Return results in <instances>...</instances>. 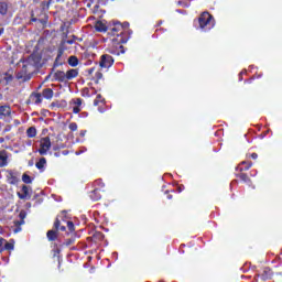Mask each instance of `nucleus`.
<instances>
[{
  "label": "nucleus",
  "instance_id": "9",
  "mask_svg": "<svg viewBox=\"0 0 282 282\" xmlns=\"http://www.w3.org/2000/svg\"><path fill=\"white\" fill-rule=\"evenodd\" d=\"M7 180H8L9 184H18V182H19L17 174L12 173V172H8Z\"/></svg>",
  "mask_w": 282,
  "mask_h": 282
},
{
  "label": "nucleus",
  "instance_id": "25",
  "mask_svg": "<svg viewBox=\"0 0 282 282\" xmlns=\"http://www.w3.org/2000/svg\"><path fill=\"white\" fill-rule=\"evenodd\" d=\"M240 178L242 180V182H249L250 178H248V175L246 174H241Z\"/></svg>",
  "mask_w": 282,
  "mask_h": 282
},
{
  "label": "nucleus",
  "instance_id": "1",
  "mask_svg": "<svg viewBox=\"0 0 282 282\" xmlns=\"http://www.w3.org/2000/svg\"><path fill=\"white\" fill-rule=\"evenodd\" d=\"M41 57L37 55H31L26 61L22 62V69L18 74V78H23L25 80V77L34 72V68L39 65Z\"/></svg>",
  "mask_w": 282,
  "mask_h": 282
},
{
  "label": "nucleus",
  "instance_id": "24",
  "mask_svg": "<svg viewBox=\"0 0 282 282\" xmlns=\"http://www.w3.org/2000/svg\"><path fill=\"white\" fill-rule=\"evenodd\" d=\"M66 224H67L68 230H69L70 232H73V230H74V223L67 221Z\"/></svg>",
  "mask_w": 282,
  "mask_h": 282
},
{
  "label": "nucleus",
  "instance_id": "31",
  "mask_svg": "<svg viewBox=\"0 0 282 282\" xmlns=\"http://www.w3.org/2000/svg\"><path fill=\"white\" fill-rule=\"evenodd\" d=\"M242 164H246L247 169H250L252 166V163H250V162H242Z\"/></svg>",
  "mask_w": 282,
  "mask_h": 282
},
{
  "label": "nucleus",
  "instance_id": "33",
  "mask_svg": "<svg viewBox=\"0 0 282 282\" xmlns=\"http://www.w3.org/2000/svg\"><path fill=\"white\" fill-rule=\"evenodd\" d=\"M119 28H122V25H121V24H118L117 28L112 29L113 32H116Z\"/></svg>",
  "mask_w": 282,
  "mask_h": 282
},
{
  "label": "nucleus",
  "instance_id": "4",
  "mask_svg": "<svg viewBox=\"0 0 282 282\" xmlns=\"http://www.w3.org/2000/svg\"><path fill=\"white\" fill-rule=\"evenodd\" d=\"M99 65L100 67L108 69V67H111V65H113V57H111L110 55H102Z\"/></svg>",
  "mask_w": 282,
  "mask_h": 282
},
{
  "label": "nucleus",
  "instance_id": "32",
  "mask_svg": "<svg viewBox=\"0 0 282 282\" xmlns=\"http://www.w3.org/2000/svg\"><path fill=\"white\" fill-rule=\"evenodd\" d=\"M251 158H252V160H257L259 158V155L257 153H252Z\"/></svg>",
  "mask_w": 282,
  "mask_h": 282
},
{
  "label": "nucleus",
  "instance_id": "35",
  "mask_svg": "<svg viewBox=\"0 0 282 282\" xmlns=\"http://www.w3.org/2000/svg\"><path fill=\"white\" fill-rule=\"evenodd\" d=\"M21 224H23V221H21V223H15V226H21Z\"/></svg>",
  "mask_w": 282,
  "mask_h": 282
},
{
  "label": "nucleus",
  "instance_id": "27",
  "mask_svg": "<svg viewBox=\"0 0 282 282\" xmlns=\"http://www.w3.org/2000/svg\"><path fill=\"white\" fill-rule=\"evenodd\" d=\"M74 113H80V106H75L73 108Z\"/></svg>",
  "mask_w": 282,
  "mask_h": 282
},
{
  "label": "nucleus",
  "instance_id": "20",
  "mask_svg": "<svg viewBox=\"0 0 282 282\" xmlns=\"http://www.w3.org/2000/svg\"><path fill=\"white\" fill-rule=\"evenodd\" d=\"M22 182H24V184H32V178L30 177V175L23 174Z\"/></svg>",
  "mask_w": 282,
  "mask_h": 282
},
{
  "label": "nucleus",
  "instance_id": "28",
  "mask_svg": "<svg viewBox=\"0 0 282 282\" xmlns=\"http://www.w3.org/2000/svg\"><path fill=\"white\" fill-rule=\"evenodd\" d=\"M72 43H74V41H72V40H67V41H64L63 42V45H72Z\"/></svg>",
  "mask_w": 282,
  "mask_h": 282
},
{
  "label": "nucleus",
  "instance_id": "17",
  "mask_svg": "<svg viewBox=\"0 0 282 282\" xmlns=\"http://www.w3.org/2000/svg\"><path fill=\"white\" fill-rule=\"evenodd\" d=\"M26 133H28L29 138H35L36 137V128H29Z\"/></svg>",
  "mask_w": 282,
  "mask_h": 282
},
{
  "label": "nucleus",
  "instance_id": "21",
  "mask_svg": "<svg viewBox=\"0 0 282 282\" xmlns=\"http://www.w3.org/2000/svg\"><path fill=\"white\" fill-rule=\"evenodd\" d=\"M6 250H14V243L12 242H7L4 246Z\"/></svg>",
  "mask_w": 282,
  "mask_h": 282
},
{
  "label": "nucleus",
  "instance_id": "10",
  "mask_svg": "<svg viewBox=\"0 0 282 282\" xmlns=\"http://www.w3.org/2000/svg\"><path fill=\"white\" fill-rule=\"evenodd\" d=\"M55 80H59L61 83H65L67 80L66 73L63 70H57L55 73Z\"/></svg>",
  "mask_w": 282,
  "mask_h": 282
},
{
  "label": "nucleus",
  "instance_id": "23",
  "mask_svg": "<svg viewBox=\"0 0 282 282\" xmlns=\"http://www.w3.org/2000/svg\"><path fill=\"white\" fill-rule=\"evenodd\" d=\"M69 129H70V131H77L78 130V124L73 122V123L69 124Z\"/></svg>",
  "mask_w": 282,
  "mask_h": 282
},
{
  "label": "nucleus",
  "instance_id": "15",
  "mask_svg": "<svg viewBox=\"0 0 282 282\" xmlns=\"http://www.w3.org/2000/svg\"><path fill=\"white\" fill-rule=\"evenodd\" d=\"M45 164H47V160H45V158H41L40 162H37L35 164L36 169L41 170L45 167Z\"/></svg>",
  "mask_w": 282,
  "mask_h": 282
},
{
  "label": "nucleus",
  "instance_id": "2",
  "mask_svg": "<svg viewBox=\"0 0 282 282\" xmlns=\"http://www.w3.org/2000/svg\"><path fill=\"white\" fill-rule=\"evenodd\" d=\"M198 22L200 30H204L205 32L215 28V20L213 19V15H210V13L208 12H204L203 14H200Z\"/></svg>",
  "mask_w": 282,
  "mask_h": 282
},
{
  "label": "nucleus",
  "instance_id": "36",
  "mask_svg": "<svg viewBox=\"0 0 282 282\" xmlns=\"http://www.w3.org/2000/svg\"><path fill=\"white\" fill-rule=\"evenodd\" d=\"M1 252H3V248H1V242H0V254H1Z\"/></svg>",
  "mask_w": 282,
  "mask_h": 282
},
{
  "label": "nucleus",
  "instance_id": "26",
  "mask_svg": "<svg viewBox=\"0 0 282 282\" xmlns=\"http://www.w3.org/2000/svg\"><path fill=\"white\" fill-rule=\"evenodd\" d=\"M75 105L76 107H80V105H83V100L79 98L75 99Z\"/></svg>",
  "mask_w": 282,
  "mask_h": 282
},
{
  "label": "nucleus",
  "instance_id": "37",
  "mask_svg": "<svg viewBox=\"0 0 282 282\" xmlns=\"http://www.w3.org/2000/svg\"><path fill=\"white\" fill-rule=\"evenodd\" d=\"M61 54H63V48H61V50H59V54H58V56H61Z\"/></svg>",
  "mask_w": 282,
  "mask_h": 282
},
{
  "label": "nucleus",
  "instance_id": "40",
  "mask_svg": "<svg viewBox=\"0 0 282 282\" xmlns=\"http://www.w3.org/2000/svg\"><path fill=\"white\" fill-rule=\"evenodd\" d=\"M169 197V199H171V196H167Z\"/></svg>",
  "mask_w": 282,
  "mask_h": 282
},
{
  "label": "nucleus",
  "instance_id": "19",
  "mask_svg": "<svg viewBox=\"0 0 282 282\" xmlns=\"http://www.w3.org/2000/svg\"><path fill=\"white\" fill-rule=\"evenodd\" d=\"M54 227L56 228V230L65 231V225L61 226V221L58 219L55 221Z\"/></svg>",
  "mask_w": 282,
  "mask_h": 282
},
{
  "label": "nucleus",
  "instance_id": "34",
  "mask_svg": "<svg viewBox=\"0 0 282 282\" xmlns=\"http://www.w3.org/2000/svg\"><path fill=\"white\" fill-rule=\"evenodd\" d=\"M97 78H102L101 73H97Z\"/></svg>",
  "mask_w": 282,
  "mask_h": 282
},
{
  "label": "nucleus",
  "instance_id": "18",
  "mask_svg": "<svg viewBox=\"0 0 282 282\" xmlns=\"http://www.w3.org/2000/svg\"><path fill=\"white\" fill-rule=\"evenodd\" d=\"M47 239L48 241H54L56 239V231L54 230L47 231Z\"/></svg>",
  "mask_w": 282,
  "mask_h": 282
},
{
  "label": "nucleus",
  "instance_id": "3",
  "mask_svg": "<svg viewBox=\"0 0 282 282\" xmlns=\"http://www.w3.org/2000/svg\"><path fill=\"white\" fill-rule=\"evenodd\" d=\"M52 149V141H50L48 137H45L40 140V149L39 153L40 155H47V152Z\"/></svg>",
  "mask_w": 282,
  "mask_h": 282
},
{
  "label": "nucleus",
  "instance_id": "22",
  "mask_svg": "<svg viewBox=\"0 0 282 282\" xmlns=\"http://www.w3.org/2000/svg\"><path fill=\"white\" fill-rule=\"evenodd\" d=\"M98 102H102V96L98 95L97 98L94 101L95 106H98Z\"/></svg>",
  "mask_w": 282,
  "mask_h": 282
},
{
  "label": "nucleus",
  "instance_id": "39",
  "mask_svg": "<svg viewBox=\"0 0 282 282\" xmlns=\"http://www.w3.org/2000/svg\"><path fill=\"white\" fill-rule=\"evenodd\" d=\"M80 135H85V131L80 133Z\"/></svg>",
  "mask_w": 282,
  "mask_h": 282
},
{
  "label": "nucleus",
  "instance_id": "14",
  "mask_svg": "<svg viewBox=\"0 0 282 282\" xmlns=\"http://www.w3.org/2000/svg\"><path fill=\"white\" fill-rule=\"evenodd\" d=\"M68 65H70V67H76L78 65V58L76 56H70L68 58Z\"/></svg>",
  "mask_w": 282,
  "mask_h": 282
},
{
  "label": "nucleus",
  "instance_id": "5",
  "mask_svg": "<svg viewBox=\"0 0 282 282\" xmlns=\"http://www.w3.org/2000/svg\"><path fill=\"white\" fill-rule=\"evenodd\" d=\"M10 113H12V110L9 108V106H0V120L10 118Z\"/></svg>",
  "mask_w": 282,
  "mask_h": 282
},
{
  "label": "nucleus",
  "instance_id": "41",
  "mask_svg": "<svg viewBox=\"0 0 282 282\" xmlns=\"http://www.w3.org/2000/svg\"><path fill=\"white\" fill-rule=\"evenodd\" d=\"M57 1H61V0H57Z\"/></svg>",
  "mask_w": 282,
  "mask_h": 282
},
{
  "label": "nucleus",
  "instance_id": "16",
  "mask_svg": "<svg viewBox=\"0 0 282 282\" xmlns=\"http://www.w3.org/2000/svg\"><path fill=\"white\" fill-rule=\"evenodd\" d=\"M8 12V4L4 2H0V14H7Z\"/></svg>",
  "mask_w": 282,
  "mask_h": 282
},
{
  "label": "nucleus",
  "instance_id": "7",
  "mask_svg": "<svg viewBox=\"0 0 282 282\" xmlns=\"http://www.w3.org/2000/svg\"><path fill=\"white\" fill-rule=\"evenodd\" d=\"M8 166V152L0 151V167Z\"/></svg>",
  "mask_w": 282,
  "mask_h": 282
},
{
  "label": "nucleus",
  "instance_id": "30",
  "mask_svg": "<svg viewBox=\"0 0 282 282\" xmlns=\"http://www.w3.org/2000/svg\"><path fill=\"white\" fill-rule=\"evenodd\" d=\"M13 232L17 235V232H21V227L18 226L15 229H13Z\"/></svg>",
  "mask_w": 282,
  "mask_h": 282
},
{
  "label": "nucleus",
  "instance_id": "6",
  "mask_svg": "<svg viewBox=\"0 0 282 282\" xmlns=\"http://www.w3.org/2000/svg\"><path fill=\"white\" fill-rule=\"evenodd\" d=\"M30 101L34 102V105H41L43 102V97L39 93H34L30 96Z\"/></svg>",
  "mask_w": 282,
  "mask_h": 282
},
{
  "label": "nucleus",
  "instance_id": "13",
  "mask_svg": "<svg viewBox=\"0 0 282 282\" xmlns=\"http://www.w3.org/2000/svg\"><path fill=\"white\" fill-rule=\"evenodd\" d=\"M95 28L97 32H107V25H105L102 22H97Z\"/></svg>",
  "mask_w": 282,
  "mask_h": 282
},
{
  "label": "nucleus",
  "instance_id": "29",
  "mask_svg": "<svg viewBox=\"0 0 282 282\" xmlns=\"http://www.w3.org/2000/svg\"><path fill=\"white\" fill-rule=\"evenodd\" d=\"M6 80H7V83H10V80H12V75H6Z\"/></svg>",
  "mask_w": 282,
  "mask_h": 282
},
{
  "label": "nucleus",
  "instance_id": "38",
  "mask_svg": "<svg viewBox=\"0 0 282 282\" xmlns=\"http://www.w3.org/2000/svg\"><path fill=\"white\" fill-rule=\"evenodd\" d=\"M0 34H3V29L0 30Z\"/></svg>",
  "mask_w": 282,
  "mask_h": 282
},
{
  "label": "nucleus",
  "instance_id": "8",
  "mask_svg": "<svg viewBox=\"0 0 282 282\" xmlns=\"http://www.w3.org/2000/svg\"><path fill=\"white\" fill-rule=\"evenodd\" d=\"M78 76V69L72 68L66 72V80H72Z\"/></svg>",
  "mask_w": 282,
  "mask_h": 282
},
{
  "label": "nucleus",
  "instance_id": "11",
  "mask_svg": "<svg viewBox=\"0 0 282 282\" xmlns=\"http://www.w3.org/2000/svg\"><path fill=\"white\" fill-rule=\"evenodd\" d=\"M42 96L46 98V100H52V98H54V90L51 88H45L42 93Z\"/></svg>",
  "mask_w": 282,
  "mask_h": 282
},
{
  "label": "nucleus",
  "instance_id": "12",
  "mask_svg": "<svg viewBox=\"0 0 282 282\" xmlns=\"http://www.w3.org/2000/svg\"><path fill=\"white\" fill-rule=\"evenodd\" d=\"M20 199H26V197H30V188L28 186L22 187V194L18 193Z\"/></svg>",
  "mask_w": 282,
  "mask_h": 282
}]
</instances>
